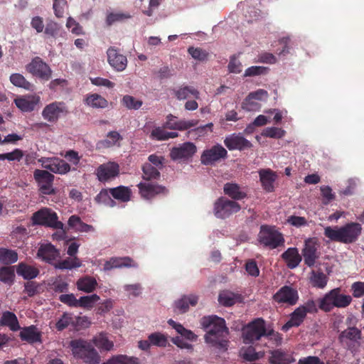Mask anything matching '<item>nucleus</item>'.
<instances>
[{
  "instance_id": "nucleus-46",
  "label": "nucleus",
  "mask_w": 364,
  "mask_h": 364,
  "mask_svg": "<svg viewBox=\"0 0 364 364\" xmlns=\"http://www.w3.org/2000/svg\"><path fill=\"white\" fill-rule=\"evenodd\" d=\"M100 296L95 294H93L92 295H88V296H81L78 299L77 307L90 309L100 300Z\"/></svg>"
},
{
  "instance_id": "nucleus-60",
  "label": "nucleus",
  "mask_w": 364,
  "mask_h": 364,
  "mask_svg": "<svg viewBox=\"0 0 364 364\" xmlns=\"http://www.w3.org/2000/svg\"><path fill=\"white\" fill-rule=\"evenodd\" d=\"M321 192L323 197V203L324 204L329 203L335 198V195L332 193V189L328 186H321Z\"/></svg>"
},
{
  "instance_id": "nucleus-58",
  "label": "nucleus",
  "mask_w": 364,
  "mask_h": 364,
  "mask_svg": "<svg viewBox=\"0 0 364 364\" xmlns=\"http://www.w3.org/2000/svg\"><path fill=\"white\" fill-rule=\"evenodd\" d=\"M268 70L267 68L263 66H251L245 70L244 75L251 77L264 75L267 73Z\"/></svg>"
},
{
  "instance_id": "nucleus-1",
  "label": "nucleus",
  "mask_w": 364,
  "mask_h": 364,
  "mask_svg": "<svg viewBox=\"0 0 364 364\" xmlns=\"http://www.w3.org/2000/svg\"><path fill=\"white\" fill-rule=\"evenodd\" d=\"M200 324L206 331L205 341L207 343L220 350H228L229 331L223 318L217 316H204L201 318Z\"/></svg>"
},
{
  "instance_id": "nucleus-63",
  "label": "nucleus",
  "mask_w": 364,
  "mask_h": 364,
  "mask_svg": "<svg viewBox=\"0 0 364 364\" xmlns=\"http://www.w3.org/2000/svg\"><path fill=\"white\" fill-rule=\"evenodd\" d=\"M109 194H110L109 188V189L103 188L95 196V200L97 203H99V204L107 203V202L111 200V197H110Z\"/></svg>"
},
{
  "instance_id": "nucleus-6",
  "label": "nucleus",
  "mask_w": 364,
  "mask_h": 364,
  "mask_svg": "<svg viewBox=\"0 0 364 364\" xmlns=\"http://www.w3.org/2000/svg\"><path fill=\"white\" fill-rule=\"evenodd\" d=\"M259 242L264 247L275 249L284 243V239L282 233L268 225H262L258 235Z\"/></svg>"
},
{
  "instance_id": "nucleus-42",
  "label": "nucleus",
  "mask_w": 364,
  "mask_h": 364,
  "mask_svg": "<svg viewBox=\"0 0 364 364\" xmlns=\"http://www.w3.org/2000/svg\"><path fill=\"white\" fill-rule=\"evenodd\" d=\"M81 265L82 262L77 257L72 258L68 257L63 260L53 264L54 267L59 269H72L73 268L80 267Z\"/></svg>"
},
{
  "instance_id": "nucleus-3",
  "label": "nucleus",
  "mask_w": 364,
  "mask_h": 364,
  "mask_svg": "<svg viewBox=\"0 0 364 364\" xmlns=\"http://www.w3.org/2000/svg\"><path fill=\"white\" fill-rule=\"evenodd\" d=\"M69 347L75 358L82 360L86 364H99L101 359L92 344L79 338L70 341Z\"/></svg>"
},
{
  "instance_id": "nucleus-32",
  "label": "nucleus",
  "mask_w": 364,
  "mask_h": 364,
  "mask_svg": "<svg viewBox=\"0 0 364 364\" xmlns=\"http://www.w3.org/2000/svg\"><path fill=\"white\" fill-rule=\"evenodd\" d=\"M76 286L80 291L86 293H92L96 289L97 282L94 277L87 275L78 279L76 282Z\"/></svg>"
},
{
  "instance_id": "nucleus-28",
  "label": "nucleus",
  "mask_w": 364,
  "mask_h": 364,
  "mask_svg": "<svg viewBox=\"0 0 364 364\" xmlns=\"http://www.w3.org/2000/svg\"><path fill=\"white\" fill-rule=\"evenodd\" d=\"M198 301V297L196 295L183 296L175 301V311L179 314L186 313L189 309V305L195 306Z\"/></svg>"
},
{
  "instance_id": "nucleus-30",
  "label": "nucleus",
  "mask_w": 364,
  "mask_h": 364,
  "mask_svg": "<svg viewBox=\"0 0 364 364\" xmlns=\"http://www.w3.org/2000/svg\"><path fill=\"white\" fill-rule=\"evenodd\" d=\"M306 315L301 308H296L290 315V319L282 326V330L287 331L292 327L300 326L304 321Z\"/></svg>"
},
{
  "instance_id": "nucleus-19",
  "label": "nucleus",
  "mask_w": 364,
  "mask_h": 364,
  "mask_svg": "<svg viewBox=\"0 0 364 364\" xmlns=\"http://www.w3.org/2000/svg\"><path fill=\"white\" fill-rule=\"evenodd\" d=\"M224 144L230 151H242L252 146V143L240 134H232L225 137Z\"/></svg>"
},
{
  "instance_id": "nucleus-37",
  "label": "nucleus",
  "mask_w": 364,
  "mask_h": 364,
  "mask_svg": "<svg viewBox=\"0 0 364 364\" xmlns=\"http://www.w3.org/2000/svg\"><path fill=\"white\" fill-rule=\"evenodd\" d=\"M122 136L116 131L109 132L107 138L99 141L98 145L102 148H110L114 146H120Z\"/></svg>"
},
{
  "instance_id": "nucleus-27",
  "label": "nucleus",
  "mask_w": 364,
  "mask_h": 364,
  "mask_svg": "<svg viewBox=\"0 0 364 364\" xmlns=\"http://www.w3.org/2000/svg\"><path fill=\"white\" fill-rule=\"evenodd\" d=\"M19 337L21 341L28 343L41 342V332L34 325L23 328L19 333Z\"/></svg>"
},
{
  "instance_id": "nucleus-55",
  "label": "nucleus",
  "mask_w": 364,
  "mask_h": 364,
  "mask_svg": "<svg viewBox=\"0 0 364 364\" xmlns=\"http://www.w3.org/2000/svg\"><path fill=\"white\" fill-rule=\"evenodd\" d=\"M240 356L247 361H255L259 358L258 353L252 346L242 348L240 350Z\"/></svg>"
},
{
  "instance_id": "nucleus-43",
  "label": "nucleus",
  "mask_w": 364,
  "mask_h": 364,
  "mask_svg": "<svg viewBox=\"0 0 364 364\" xmlns=\"http://www.w3.org/2000/svg\"><path fill=\"white\" fill-rule=\"evenodd\" d=\"M11 82L16 87L23 88L27 90H33V85L28 82L23 75L14 73L10 76Z\"/></svg>"
},
{
  "instance_id": "nucleus-9",
  "label": "nucleus",
  "mask_w": 364,
  "mask_h": 364,
  "mask_svg": "<svg viewBox=\"0 0 364 364\" xmlns=\"http://www.w3.org/2000/svg\"><path fill=\"white\" fill-rule=\"evenodd\" d=\"M227 150L219 144L205 149L200 156V163L205 166H213L228 158Z\"/></svg>"
},
{
  "instance_id": "nucleus-50",
  "label": "nucleus",
  "mask_w": 364,
  "mask_h": 364,
  "mask_svg": "<svg viewBox=\"0 0 364 364\" xmlns=\"http://www.w3.org/2000/svg\"><path fill=\"white\" fill-rule=\"evenodd\" d=\"M218 301L225 306H231L236 302V295L231 291H224L220 293Z\"/></svg>"
},
{
  "instance_id": "nucleus-44",
  "label": "nucleus",
  "mask_w": 364,
  "mask_h": 364,
  "mask_svg": "<svg viewBox=\"0 0 364 364\" xmlns=\"http://www.w3.org/2000/svg\"><path fill=\"white\" fill-rule=\"evenodd\" d=\"M18 260L16 251L6 248H0V262L6 264H13Z\"/></svg>"
},
{
  "instance_id": "nucleus-20",
  "label": "nucleus",
  "mask_w": 364,
  "mask_h": 364,
  "mask_svg": "<svg viewBox=\"0 0 364 364\" xmlns=\"http://www.w3.org/2000/svg\"><path fill=\"white\" fill-rule=\"evenodd\" d=\"M269 364H291L295 361L292 353L282 348L269 350Z\"/></svg>"
},
{
  "instance_id": "nucleus-53",
  "label": "nucleus",
  "mask_w": 364,
  "mask_h": 364,
  "mask_svg": "<svg viewBox=\"0 0 364 364\" xmlns=\"http://www.w3.org/2000/svg\"><path fill=\"white\" fill-rule=\"evenodd\" d=\"M285 131L282 129L272 127L264 129L262 132V135L265 137L281 139L285 135Z\"/></svg>"
},
{
  "instance_id": "nucleus-52",
  "label": "nucleus",
  "mask_w": 364,
  "mask_h": 364,
  "mask_svg": "<svg viewBox=\"0 0 364 364\" xmlns=\"http://www.w3.org/2000/svg\"><path fill=\"white\" fill-rule=\"evenodd\" d=\"M188 53L193 58L201 62L206 61L209 56V53L200 48L189 47Z\"/></svg>"
},
{
  "instance_id": "nucleus-13",
  "label": "nucleus",
  "mask_w": 364,
  "mask_h": 364,
  "mask_svg": "<svg viewBox=\"0 0 364 364\" xmlns=\"http://www.w3.org/2000/svg\"><path fill=\"white\" fill-rule=\"evenodd\" d=\"M319 244L316 237H309L304 241V247L302 250V255L304 263L308 267L314 266L316 259L319 257L318 248Z\"/></svg>"
},
{
  "instance_id": "nucleus-35",
  "label": "nucleus",
  "mask_w": 364,
  "mask_h": 364,
  "mask_svg": "<svg viewBox=\"0 0 364 364\" xmlns=\"http://www.w3.org/2000/svg\"><path fill=\"white\" fill-rule=\"evenodd\" d=\"M16 107L23 112H32L38 102L35 97H20L14 100Z\"/></svg>"
},
{
  "instance_id": "nucleus-22",
  "label": "nucleus",
  "mask_w": 364,
  "mask_h": 364,
  "mask_svg": "<svg viewBox=\"0 0 364 364\" xmlns=\"http://www.w3.org/2000/svg\"><path fill=\"white\" fill-rule=\"evenodd\" d=\"M44 167L53 173L65 174L70 171V166L65 161L59 158H49L43 161Z\"/></svg>"
},
{
  "instance_id": "nucleus-45",
  "label": "nucleus",
  "mask_w": 364,
  "mask_h": 364,
  "mask_svg": "<svg viewBox=\"0 0 364 364\" xmlns=\"http://www.w3.org/2000/svg\"><path fill=\"white\" fill-rule=\"evenodd\" d=\"M143 178L146 181L158 179L160 177V172L157 168L149 163H146L142 166Z\"/></svg>"
},
{
  "instance_id": "nucleus-17",
  "label": "nucleus",
  "mask_w": 364,
  "mask_h": 364,
  "mask_svg": "<svg viewBox=\"0 0 364 364\" xmlns=\"http://www.w3.org/2000/svg\"><path fill=\"white\" fill-rule=\"evenodd\" d=\"M119 173V166L117 163L109 161L100 165L95 170L99 181L105 183L117 177Z\"/></svg>"
},
{
  "instance_id": "nucleus-41",
  "label": "nucleus",
  "mask_w": 364,
  "mask_h": 364,
  "mask_svg": "<svg viewBox=\"0 0 364 364\" xmlns=\"http://www.w3.org/2000/svg\"><path fill=\"white\" fill-rule=\"evenodd\" d=\"M85 103L93 108H105L108 105L107 100L98 94H91L87 96Z\"/></svg>"
},
{
  "instance_id": "nucleus-7",
  "label": "nucleus",
  "mask_w": 364,
  "mask_h": 364,
  "mask_svg": "<svg viewBox=\"0 0 364 364\" xmlns=\"http://www.w3.org/2000/svg\"><path fill=\"white\" fill-rule=\"evenodd\" d=\"M267 328L265 322L262 318H256L250 322L243 332V341L245 343H253L266 335Z\"/></svg>"
},
{
  "instance_id": "nucleus-62",
  "label": "nucleus",
  "mask_w": 364,
  "mask_h": 364,
  "mask_svg": "<svg viewBox=\"0 0 364 364\" xmlns=\"http://www.w3.org/2000/svg\"><path fill=\"white\" fill-rule=\"evenodd\" d=\"M287 223L296 228H300L308 225L307 220L304 217L291 215L287 219Z\"/></svg>"
},
{
  "instance_id": "nucleus-10",
  "label": "nucleus",
  "mask_w": 364,
  "mask_h": 364,
  "mask_svg": "<svg viewBox=\"0 0 364 364\" xmlns=\"http://www.w3.org/2000/svg\"><path fill=\"white\" fill-rule=\"evenodd\" d=\"M26 70L33 76L45 81L49 80L52 75V70L50 66L40 57L33 58L31 61L26 65Z\"/></svg>"
},
{
  "instance_id": "nucleus-56",
  "label": "nucleus",
  "mask_w": 364,
  "mask_h": 364,
  "mask_svg": "<svg viewBox=\"0 0 364 364\" xmlns=\"http://www.w3.org/2000/svg\"><path fill=\"white\" fill-rule=\"evenodd\" d=\"M242 65L238 60L236 55H233L230 58V62L228 65V71L231 73H240L242 72Z\"/></svg>"
},
{
  "instance_id": "nucleus-8",
  "label": "nucleus",
  "mask_w": 364,
  "mask_h": 364,
  "mask_svg": "<svg viewBox=\"0 0 364 364\" xmlns=\"http://www.w3.org/2000/svg\"><path fill=\"white\" fill-rule=\"evenodd\" d=\"M240 209L241 206L237 202L220 197L214 203L213 212L218 218L225 219Z\"/></svg>"
},
{
  "instance_id": "nucleus-14",
  "label": "nucleus",
  "mask_w": 364,
  "mask_h": 364,
  "mask_svg": "<svg viewBox=\"0 0 364 364\" xmlns=\"http://www.w3.org/2000/svg\"><path fill=\"white\" fill-rule=\"evenodd\" d=\"M196 151V146L193 142H184L171 149L170 158L173 161L188 160L193 157Z\"/></svg>"
},
{
  "instance_id": "nucleus-26",
  "label": "nucleus",
  "mask_w": 364,
  "mask_h": 364,
  "mask_svg": "<svg viewBox=\"0 0 364 364\" xmlns=\"http://www.w3.org/2000/svg\"><path fill=\"white\" fill-rule=\"evenodd\" d=\"M259 174L264 190L269 193L273 192L274 191V183L277 178L276 173L271 169L267 168L260 170Z\"/></svg>"
},
{
  "instance_id": "nucleus-64",
  "label": "nucleus",
  "mask_w": 364,
  "mask_h": 364,
  "mask_svg": "<svg viewBox=\"0 0 364 364\" xmlns=\"http://www.w3.org/2000/svg\"><path fill=\"white\" fill-rule=\"evenodd\" d=\"M353 296L360 298L364 296V282H355L351 285Z\"/></svg>"
},
{
  "instance_id": "nucleus-16",
  "label": "nucleus",
  "mask_w": 364,
  "mask_h": 364,
  "mask_svg": "<svg viewBox=\"0 0 364 364\" xmlns=\"http://www.w3.org/2000/svg\"><path fill=\"white\" fill-rule=\"evenodd\" d=\"M361 338V331L356 327H348L338 336L341 344L350 350H353L355 344L359 343Z\"/></svg>"
},
{
  "instance_id": "nucleus-51",
  "label": "nucleus",
  "mask_w": 364,
  "mask_h": 364,
  "mask_svg": "<svg viewBox=\"0 0 364 364\" xmlns=\"http://www.w3.org/2000/svg\"><path fill=\"white\" fill-rule=\"evenodd\" d=\"M148 338L149 339L150 343L153 346H159V347H165L168 343L167 337L161 333L155 332L151 333Z\"/></svg>"
},
{
  "instance_id": "nucleus-24",
  "label": "nucleus",
  "mask_w": 364,
  "mask_h": 364,
  "mask_svg": "<svg viewBox=\"0 0 364 364\" xmlns=\"http://www.w3.org/2000/svg\"><path fill=\"white\" fill-rule=\"evenodd\" d=\"M59 252L50 243L43 244L38 250L37 257L51 264L58 257Z\"/></svg>"
},
{
  "instance_id": "nucleus-57",
  "label": "nucleus",
  "mask_w": 364,
  "mask_h": 364,
  "mask_svg": "<svg viewBox=\"0 0 364 364\" xmlns=\"http://www.w3.org/2000/svg\"><path fill=\"white\" fill-rule=\"evenodd\" d=\"M67 7L66 0H54L53 8L54 14L57 18L63 17L65 9Z\"/></svg>"
},
{
  "instance_id": "nucleus-48",
  "label": "nucleus",
  "mask_w": 364,
  "mask_h": 364,
  "mask_svg": "<svg viewBox=\"0 0 364 364\" xmlns=\"http://www.w3.org/2000/svg\"><path fill=\"white\" fill-rule=\"evenodd\" d=\"M15 277L14 270L12 267H2L0 268V281L8 284L14 282Z\"/></svg>"
},
{
  "instance_id": "nucleus-36",
  "label": "nucleus",
  "mask_w": 364,
  "mask_h": 364,
  "mask_svg": "<svg viewBox=\"0 0 364 364\" xmlns=\"http://www.w3.org/2000/svg\"><path fill=\"white\" fill-rule=\"evenodd\" d=\"M16 272L18 275L22 276L25 279H34L39 274V270L38 268L23 262L18 264Z\"/></svg>"
},
{
  "instance_id": "nucleus-39",
  "label": "nucleus",
  "mask_w": 364,
  "mask_h": 364,
  "mask_svg": "<svg viewBox=\"0 0 364 364\" xmlns=\"http://www.w3.org/2000/svg\"><path fill=\"white\" fill-rule=\"evenodd\" d=\"M310 283L314 287L323 289L328 282V277L320 270H312L309 277Z\"/></svg>"
},
{
  "instance_id": "nucleus-38",
  "label": "nucleus",
  "mask_w": 364,
  "mask_h": 364,
  "mask_svg": "<svg viewBox=\"0 0 364 364\" xmlns=\"http://www.w3.org/2000/svg\"><path fill=\"white\" fill-rule=\"evenodd\" d=\"M109 193L114 199L122 202L129 201L132 194L130 188L124 186L109 188Z\"/></svg>"
},
{
  "instance_id": "nucleus-12",
  "label": "nucleus",
  "mask_w": 364,
  "mask_h": 364,
  "mask_svg": "<svg viewBox=\"0 0 364 364\" xmlns=\"http://www.w3.org/2000/svg\"><path fill=\"white\" fill-rule=\"evenodd\" d=\"M68 112L67 107L63 102H53L47 105L42 111L44 119L49 122H56L61 115Z\"/></svg>"
},
{
  "instance_id": "nucleus-61",
  "label": "nucleus",
  "mask_w": 364,
  "mask_h": 364,
  "mask_svg": "<svg viewBox=\"0 0 364 364\" xmlns=\"http://www.w3.org/2000/svg\"><path fill=\"white\" fill-rule=\"evenodd\" d=\"M245 269L248 274L252 277H256L259 274V269L257 267V262L254 259H250L246 262Z\"/></svg>"
},
{
  "instance_id": "nucleus-33",
  "label": "nucleus",
  "mask_w": 364,
  "mask_h": 364,
  "mask_svg": "<svg viewBox=\"0 0 364 364\" xmlns=\"http://www.w3.org/2000/svg\"><path fill=\"white\" fill-rule=\"evenodd\" d=\"M27 235V229L23 226H18L11 232L10 242L13 243L15 247H20L23 244L28 237Z\"/></svg>"
},
{
  "instance_id": "nucleus-18",
  "label": "nucleus",
  "mask_w": 364,
  "mask_h": 364,
  "mask_svg": "<svg viewBox=\"0 0 364 364\" xmlns=\"http://www.w3.org/2000/svg\"><path fill=\"white\" fill-rule=\"evenodd\" d=\"M137 186L141 196L148 200L157 195H166L168 192L165 186L153 183H140Z\"/></svg>"
},
{
  "instance_id": "nucleus-5",
  "label": "nucleus",
  "mask_w": 364,
  "mask_h": 364,
  "mask_svg": "<svg viewBox=\"0 0 364 364\" xmlns=\"http://www.w3.org/2000/svg\"><path fill=\"white\" fill-rule=\"evenodd\" d=\"M31 221L33 225H42L54 229H63V223L58 220L55 212L48 208H43L35 212Z\"/></svg>"
},
{
  "instance_id": "nucleus-21",
  "label": "nucleus",
  "mask_w": 364,
  "mask_h": 364,
  "mask_svg": "<svg viewBox=\"0 0 364 364\" xmlns=\"http://www.w3.org/2000/svg\"><path fill=\"white\" fill-rule=\"evenodd\" d=\"M107 60L109 64L117 71L124 70L127 65V57L114 48L110 47L107 51Z\"/></svg>"
},
{
  "instance_id": "nucleus-59",
  "label": "nucleus",
  "mask_w": 364,
  "mask_h": 364,
  "mask_svg": "<svg viewBox=\"0 0 364 364\" xmlns=\"http://www.w3.org/2000/svg\"><path fill=\"white\" fill-rule=\"evenodd\" d=\"M59 300L71 307H77L78 305V299H76L73 294H61L59 296Z\"/></svg>"
},
{
  "instance_id": "nucleus-11",
  "label": "nucleus",
  "mask_w": 364,
  "mask_h": 364,
  "mask_svg": "<svg viewBox=\"0 0 364 364\" xmlns=\"http://www.w3.org/2000/svg\"><path fill=\"white\" fill-rule=\"evenodd\" d=\"M33 178L37 182L39 191L42 194H55V191L53 187L54 176L52 173L45 170L36 169L33 172Z\"/></svg>"
},
{
  "instance_id": "nucleus-25",
  "label": "nucleus",
  "mask_w": 364,
  "mask_h": 364,
  "mask_svg": "<svg viewBox=\"0 0 364 364\" xmlns=\"http://www.w3.org/2000/svg\"><path fill=\"white\" fill-rule=\"evenodd\" d=\"M281 257L286 262L287 267L291 269L298 267L302 259L296 247L288 248L282 254Z\"/></svg>"
},
{
  "instance_id": "nucleus-49",
  "label": "nucleus",
  "mask_w": 364,
  "mask_h": 364,
  "mask_svg": "<svg viewBox=\"0 0 364 364\" xmlns=\"http://www.w3.org/2000/svg\"><path fill=\"white\" fill-rule=\"evenodd\" d=\"M131 18V15L128 13L123 12H112L107 14L106 23L108 26H111L117 22H122Z\"/></svg>"
},
{
  "instance_id": "nucleus-34",
  "label": "nucleus",
  "mask_w": 364,
  "mask_h": 364,
  "mask_svg": "<svg viewBox=\"0 0 364 364\" xmlns=\"http://www.w3.org/2000/svg\"><path fill=\"white\" fill-rule=\"evenodd\" d=\"M174 94L178 100H186L191 96L196 100L200 98L199 91L192 86H181L174 91Z\"/></svg>"
},
{
  "instance_id": "nucleus-40",
  "label": "nucleus",
  "mask_w": 364,
  "mask_h": 364,
  "mask_svg": "<svg viewBox=\"0 0 364 364\" xmlns=\"http://www.w3.org/2000/svg\"><path fill=\"white\" fill-rule=\"evenodd\" d=\"M95 346L101 350H110L113 346V342L109 341L105 333H100L92 339Z\"/></svg>"
},
{
  "instance_id": "nucleus-29",
  "label": "nucleus",
  "mask_w": 364,
  "mask_h": 364,
  "mask_svg": "<svg viewBox=\"0 0 364 364\" xmlns=\"http://www.w3.org/2000/svg\"><path fill=\"white\" fill-rule=\"evenodd\" d=\"M0 326H7L12 331H17L21 328L16 314L9 311H6L2 313L0 318Z\"/></svg>"
},
{
  "instance_id": "nucleus-4",
  "label": "nucleus",
  "mask_w": 364,
  "mask_h": 364,
  "mask_svg": "<svg viewBox=\"0 0 364 364\" xmlns=\"http://www.w3.org/2000/svg\"><path fill=\"white\" fill-rule=\"evenodd\" d=\"M351 301L350 296L341 294V289L336 288L318 300V307L325 312H329L333 307L346 308L350 304Z\"/></svg>"
},
{
  "instance_id": "nucleus-23",
  "label": "nucleus",
  "mask_w": 364,
  "mask_h": 364,
  "mask_svg": "<svg viewBox=\"0 0 364 364\" xmlns=\"http://www.w3.org/2000/svg\"><path fill=\"white\" fill-rule=\"evenodd\" d=\"M138 264L129 257H111L104 264L105 270H111L114 268H123V267H134L136 268Z\"/></svg>"
},
{
  "instance_id": "nucleus-31",
  "label": "nucleus",
  "mask_w": 364,
  "mask_h": 364,
  "mask_svg": "<svg viewBox=\"0 0 364 364\" xmlns=\"http://www.w3.org/2000/svg\"><path fill=\"white\" fill-rule=\"evenodd\" d=\"M224 193L233 200H242L247 197V193L241 190L240 186L235 183H226L223 187Z\"/></svg>"
},
{
  "instance_id": "nucleus-15",
  "label": "nucleus",
  "mask_w": 364,
  "mask_h": 364,
  "mask_svg": "<svg viewBox=\"0 0 364 364\" xmlns=\"http://www.w3.org/2000/svg\"><path fill=\"white\" fill-rule=\"evenodd\" d=\"M273 300L278 304H286L289 306L295 305L299 300L298 291L290 286L285 285L274 294Z\"/></svg>"
},
{
  "instance_id": "nucleus-2",
  "label": "nucleus",
  "mask_w": 364,
  "mask_h": 364,
  "mask_svg": "<svg viewBox=\"0 0 364 364\" xmlns=\"http://www.w3.org/2000/svg\"><path fill=\"white\" fill-rule=\"evenodd\" d=\"M360 224L355 222L348 223L343 226H327L324 228L323 234L332 242L343 244L355 242L361 235Z\"/></svg>"
},
{
  "instance_id": "nucleus-47",
  "label": "nucleus",
  "mask_w": 364,
  "mask_h": 364,
  "mask_svg": "<svg viewBox=\"0 0 364 364\" xmlns=\"http://www.w3.org/2000/svg\"><path fill=\"white\" fill-rule=\"evenodd\" d=\"M103 364H139L137 358H129L127 355H119L114 356Z\"/></svg>"
},
{
  "instance_id": "nucleus-54",
  "label": "nucleus",
  "mask_w": 364,
  "mask_h": 364,
  "mask_svg": "<svg viewBox=\"0 0 364 364\" xmlns=\"http://www.w3.org/2000/svg\"><path fill=\"white\" fill-rule=\"evenodd\" d=\"M122 103L129 109H139L143 104L141 100H138L131 95L124 96Z\"/></svg>"
}]
</instances>
